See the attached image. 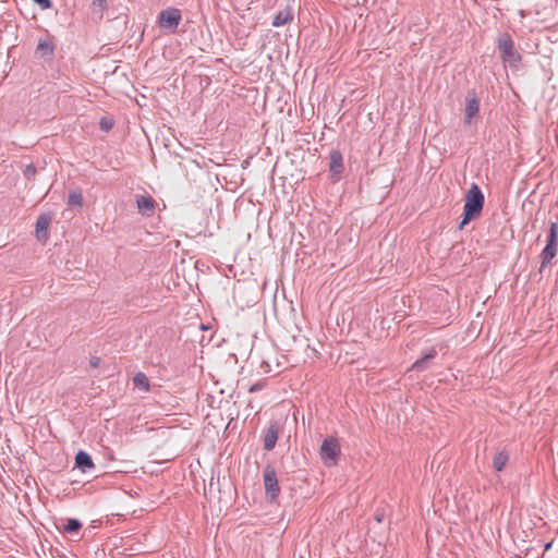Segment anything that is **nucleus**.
Instances as JSON below:
<instances>
[{"instance_id": "f257e3e1", "label": "nucleus", "mask_w": 558, "mask_h": 558, "mask_svg": "<svg viewBox=\"0 0 558 558\" xmlns=\"http://www.w3.org/2000/svg\"><path fill=\"white\" fill-rule=\"evenodd\" d=\"M484 206V195L476 183H473L465 195L463 218L459 228L463 229L471 220L476 219Z\"/></svg>"}, {"instance_id": "f03ea898", "label": "nucleus", "mask_w": 558, "mask_h": 558, "mask_svg": "<svg viewBox=\"0 0 558 558\" xmlns=\"http://www.w3.org/2000/svg\"><path fill=\"white\" fill-rule=\"evenodd\" d=\"M497 48L500 54V59L504 63H507L510 68L517 69L522 60L521 54L514 47V43L508 33L499 35L497 40Z\"/></svg>"}, {"instance_id": "7ed1b4c3", "label": "nucleus", "mask_w": 558, "mask_h": 558, "mask_svg": "<svg viewBox=\"0 0 558 558\" xmlns=\"http://www.w3.org/2000/svg\"><path fill=\"white\" fill-rule=\"evenodd\" d=\"M181 11L175 8L162 10L158 15V24L161 28L169 29L174 33L181 22Z\"/></svg>"}, {"instance_id": "20e7f679", "label": "nucleus", "mask_w": 558, "mask_h": 558, "mask_svg": "<svg viewBox=\"0 0 558 558\" xmlns=\"http://www.w3.org/2000/svg\"><path fill=\"white\" fill-rule=\"evenodd\" d=\"M480 99L475 90H469L465 96L464 122L469 125L478 119Z\"/></svg>"}, {"instance_id": "39448f33", "label": "nucleus", "mask_w": 558, "mask_h": 558, "mask_svg": "<svg viewBox=\"0 0 558 558\" xmlns=\"http://www.w3.org/2000/svg\"><path fill=\"white\" fill-rule=\"evenodd\" d=\"M340 444L337 438L327 437L324 439L320 446V457L326 463L331 461L335 464L336 460L340 456Z\"/></svg>"}, {"instance_id": "423d86ee", "label": "nucleus", "mask_w": 558, "mask_h": 558, "mask_svg": "<svg viewBox=\"0 0 558 558\" xmlns=\"http://www.w3.org/2000/svg\"><path fill=\"white\" fill-rule=\"evenodd\" d=\"M263 476L266 494L274 500L280 493L276 470L271 465H267Z\"/></svg>"}, {"instance_id": "0eeeda50", "label": "nucleus", "mask_w": 558, "mask_h": 558, "mask_svg": "<svg viewBox=\"0 0 558 558\" xmlns=\"http://www.w3.org/2000/svg\"><path fill=\"white\" fill-rule=\"evenodd\" d=\"M54 50H56V45L53 43L52 37L46 36L44 38H39L36 50H35V54L39 59L50 61L54 57Z\"/></svg>"}, {"instance_id": "6e6552de", "label": "nucleus", "mask_w": 558, "mask_h": 558, "mask_svg": "<svg viewBox=\"0 0 558 558\" xmlns=\"http://www.w3.org/2000/svg\"><path fill=\"white\" fill-rule=\"evenodd\" d=\"M163 146L181 159H190L194 162L197 160L193 157V149L191 146H184L182 142H166Z\"/></svg>"}, {"instance_id": "1a4fd4ad", "label": "nucleus", "mask_w": 558, "mask_h": 558, "mask_svg": "<svg viewBox=\"0 0 558 558\" xmlns=\"http://www.w3.org/2000/svg\"><path fill=\"white\" fill-rule=\"evenodd\" d=\"M279 436V424L271 422L264 433V449L270 451L275 448Z\"/></svg>"}, {"instance_id": "9d476101", "label": "nucleus", "mask_w": 558, "mask_h": 558, "mask_svg": "<svg viewBox=\"0 0 558 558\" xmlns=\"http://www.w3.org/2000/svg\"><path fill=\"white\" fill-rule=\"evenodd\" d=\"M138 211L144 216H151L155 213V201L149 195H140L136 197Z\"/></svg>"}, {"instance_id": "9b49d317", "label": "nucleus", "mask_w": 558, "mask_h": 558, "mask_svg": "<svg viewBox=\"0 0 558 558\" xmlns=\"http://www.w3.org/2000/svg\"><path fill=\"white\" fill-rule=\"evenodd\" d=\"M437 355V351L435 348H430L427 350V352L418 360H416L413 364H412V369L413 371H416V372H423L425 371L428 365H429V362L432 360L435 359V356Z\"/></svg>"}, {"instance_id": "f8f14e48", "label": "nucleus", "mask_w": 558, "mask_h": 558, "mask_svg": "<svg viewBox=\"0 0 558 558\" xmlns=\"http://www.w3.org/2000/svg\"><path fill=\"white\" fill-rule=\"evenodd\" d=\"M75 465L82 470V472H87L95 468L92 457L82 450L75 456Z\"/></svg>"}, {"instance_id": "ddd939ff", "label": "nucleus", "mask_w": 558, "mask_h": 558, "mask_svg": "<svg viewBox=\"0 0 558 558\" xmlns=\"http://www.w3.org/2000/svg\"><path fill=\"white\" fill-rule=\"evenodd\" d=\"M329 170L333 175H338L343 171L342 154L339 150L330 153Z\"/></svg>"}, {"instance_id": "4468645a", "label": "nucleus", "mask_w": 558, "mask_h": 558, "mask_svg": "<svg viewBox=\"0 0 558 558\" xmlns=\"http://www.w3.org/2000/svg\"><path fill=\"white\" fill-rule=\"evenodd\" d=\"M50 225V217L47 215H40L36 220V235L38 240L47 239V230Z\"/></svg>"}, {"instance_id": "2eb2a0df", "label": "nucleus", "mask_w": 558, "mask_h": 558, "mask_svg": "<svg viewBox=\"0 0 558 558\" xmlns=\"http://www.w3.org/2000/svg\"><path fill=\"white\" fill-rule=\"evenodd\" d=\"M509 461V454L507 451L501 450L495 453L493 458V468L497 472H501Z\"/></svg>"}, {"instance_id": "dca6fc26", "label": "nucleus", "mask_w": 558, "mask_h": 558, "mask_svg": "<svg viewBox=\"0 0 558 558\" xmlns=\"http://www.w3.org/2000/svg\"><path fill=\"white\" fill-rule=\"evenodd\" d=\"M546 246L558 250V223L557 222H550V225H549V231H548Z\"/></svg>"}, {"instance_id": "f3484780", "label": "nucleus", "mask_w": 558, "mask_h": 558, "mask_svg": "<svg viewBox=\"0 0 558 558\" xmlns=\"http://www.w3.org/2000/svg\"><path fill=\"white\" fill-rule=\"evenodd\" d=\"M293 19L292 13L289 9L279 11L274 20H272V26L274 27H280L290 22Z\"/></svg>"}, {"instance_id": "a211bd4d", "label": "nucleus", "mask_w": 558, "mask_h": 558, "mask_svg": "<svg viewBox=\"0 0 558 558\" xmlns=\"http://www.w3.org/2000/svg\"><path fill=\"white\" fill-rule=\"evenodd\" d=\"M133 384L135 387L142 389L145 392L149 391L150 387H149L148 377L142 372H138L134 375Z\"/></svg>"}, {"instance_id": "6ab92c4d", "label": "nucleus", "mask_w": 558, "mask_h": 558, "mask_svg": "<svg viewBox=\"0 0 558 558\" xmlns=\"http://www.w3.org/2000/svg\"><path fill=\"white\" fill-rule=\"evenodd\" d=\"M68 205L70 207H82L83 206V195L80 190H73L69 193Z\"/></svg>"}, {"instance_id": "aec40b11", "label": "nucleus", "mask_w": 558, "mask_h": 558, "mask_svg": "<svg viewBox=\"0 0 558 558\" xmlns=\"http://www.w3.org/2000/svg\"><path fill=\"white\" fill-rule=\"evenodd\" d=\"M557 248L547 247L545 246L544 250L541 253L542 258V267H545L547 264H549L555 256L557 255Z\"/></svg>"}, {"instance_id": "412c9836", "label": "nucleus", "mask_w": 558, "mask_h": 558, "mask_svg": "<svg viewBox=\"0 0 558 558\" xmlns=\"http://www.w3.org/2000/svg\"><path fill=\"white\" fill-rule=\"evenodd\" d=\"M81 527L82 523L77 519H68L66 523L63 525V530L70 534L77 533Z\"/></svg>"}, {"instance_id": "4be33fe9", "label": "nucleus", "mask_w": 558, "mask_h": 558, "mask_svg": "<svg viewBox=\"0 0 558 558\" xmlns=\"http://www.w3.org/2000/svg\"><path fill=\"white\" fill-rule=\"evenodd\" d=\"M23 174L28 180L34 179L36 175V167L33 163L27 165L23 170Z\"/></svg>"}, {"instance_id": "5701e85b", "label": "nucleus", "mask_w": 558, "mask_h": 558, "mask_svg": "<svg viewBox=\"0 0 558 558\" xmlns=\"http://www.w3.org/2000/svg\"><path fill=\"white\" fill-rule=\"evenodd\" d=\"M99 124L101 130L109 131L113 128L114 122L110 118H101Z\"/></svg>"}, {"instance_id": "b1692460", "label": "nucleus", "mask_w": 558, "mask_h": 558, "mask_svg": "<svg viewBox=\"0 0 558 558\" xmlns=\"http://www.w3.org/2000/svg\"><path fill=\"white\" fill-rule=\"evenodd\" d=\"M36 4L40 7L43 10L50 9L52 7L51 0H33Z\"/></svg>"}, {"instance_id": "393cba45", "label": "nucleus", "mask_w": 558, "mask_h": 558, "mask_svg": "<svg viewBox=\"0 0 558 558\" xmlns=\"http://www.w3.org/2000/svg\"><path fill=\"white\" fill-rule=\"evenodd\" d=\"M264 387H265V383L264 381H257V383H255L254 385H252L248 388V391L250 392H256V391H259V390L264 389Z\"/></svg>"}, {"instance_id": "a878e982", "label": "nucleus", "mask_w": 558, "mask_h": 558, "mask_svg": "<svg viewBox=\"0 0 558 558\" xmlns=\"http://www.w3.org/2000/svg\"><path fill=\"white\" fill-rule=\"evenodd\" d=\"M93 5L105 9L107 5V0H93Z\"/></svg>"}, {"instance_id": "bb28decb", "label": "nucleus", "mask_w": 558, "mask_h": 558, "mask_svg": "<svg viewBox=\"0 0 558 558\" xmlns=\"http://www.w3.org/2000/svg\"><path fill=\"white\" fill-rule=\"evenodd\" d=\"M100 360L98 357L90 359V366L97 367L99 365Z\"/></svg>"}, {"instance_id": "cd10ccee", "label": "nucleus", "mask_w": 558, "mask_h": 558, "mask_svg": "<svg viewBox=\"0 0 558 558\" xmlns=\"http://www.w3.org/2000/svg\"><path fill=\"white\" fill-rule=\"evenodd\" d=\"M432 146H433V145H432V142H428V145H427L426 147H423V148H422L423 154H426V153H427V149H428L429 147H432Z\"/></svg>"}, {"instance_id": "c85d7f7f", "label": "nucleus", "mask_w": 558, "mask_h": 558, "mask_svg": "<svg viewBox=\"0 0 558 558\" xmlns=\"http://www.w3.org/2000/svg\"><path fill=\"white\" fill-rule=\"evenodd\" d=\"M376 520H377L378 522H381V520H383V519H381V515H376Z\"/></svg>"}, {"instance_id": "c756f323", "label": "nucleus", "mask_w": 558, "mask_h": 558, "mask_svg": "<svg viewBox=\"0 0 558 558\" xmlns=\"http://www.w3.org/2000/svg\"><path fill=\"white\" fill-rule=\"evenodd\" d=\"M191 144H194L195 147H201L199 144H196L195 142H190Z\"/></svg>"}]
</instances>
